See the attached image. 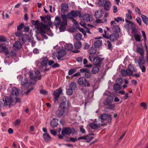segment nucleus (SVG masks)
Segmentation results:
<instances>
[{
  "label": "nucleus",
  "instance_id": "obj_60",
  "mask_svg": "<svg viewBox=\"0 0 148 148\" xmlns=\"http://www.w3.org/2000/svg\"><path fill=\"white\" fill-rule=\"evenodd\" d=\"M45 34H47L48 35L50 36V35H49V34L47 33L46 32V33H40V34L42 37H43L45 39H47L48 38V37L46 35H45Z\"/></svg>",
  "mask_w": 148,
  "mask_h": 148
},
{
  "label": "nucleus",
  "instance_id": "obj_51",
  "mask_svg": "<svg viewBox=\"0 0 148 148\" xmlns=\"http://www.w3.org/2000/svg\"><path fill=\"white\" fill-rule=\"evenodd\" d=\"M91 74L89 70L88 71L85 73V76L87 78H89L91 76Z\"/></svg>",
  "mask_w": 148,
  "mask_h": 148
},
{
  "label": "nucleus",
  "instance_id": "obj_6",
  "mask_svg": "<svg viewBox=\"0 0 148 148\" xmlns=\"http://www.w3.org/2000/svg\"><path fill=\"white\" fill-rule=\"evenodd\" d=\"M62 93V91L61 88H59L56 90L54 91L53 92V95L54 96L53 101L56 102L58 99L60 95Z\"/></svg>",
  "mask_w": 148,
  "mask_h": 148
},
{
  "label": "nucleus",
  "instance_id": "obj_34",
  "mask_svg": "<svg viewBox=\"0 0 148 148\" xmlns=\"http://www.w3.org/2000/svg\"><path fill=\"white\" fill-rule=\"evenodd\" d=\"M102 41L101 40H98L95 42V46L96 48L99 47L101 45Z\"/></svg>",
  "mask_w": 148,
  "mask_h": 148
},
{
  "label": "nucleus",
  "instance_id": "obj_49",
  "mask_svg": "<svg viewBox=\"0 0 148 148\" xmlns=\"http://www.w3.org/2000/svg\"><path fill=\"white\" fill-rule=\"evenodd\" d=\"M116 84H117L121 85L123 82V80L122 79L120 78H119L116 80Z\"/></svg>",
  "mask_w": 148,
  "mask_h": 148
},
{
  "label": "nucleus",
  "instance_id": "obj_30",
  "mask_svg": "<svg viewBox=\"0 0 148 148\" xmlns=\"http://www.w3.org/2000/svg\"><path fill=\"white\" fill-rule=\"evenodd\" d=\"M141 17L142 20L145 24L147 25H148V18L145 16L144 15H142L141 16Z\"/></svg>",
  "mask_w": 148,
  "mask_h": 148
},
{
  "label": "nucleus",
  "instance_id": "obj_5",
  "mask_svg": "<svg viewBox=\"0 0 148 148\" xmlns=\"http://www.w3.org/2000/svg\"><path fill=\"white\" fill-rule=\"evenodd\" d=\"M99 118L101 119V122L102 123L104 121L108 119L107 123H110L112 119L111 115L104 114H101Z\"/></svg>",
  "mask_w": 148,
  "mask_h": 148
},
{
  "label": "nucleus",
  "instance_id": "obj_41",
  "mask_svg": "<svg viewBox=\"0 0 148 148\" xmlns=\"http://www.w3.org/2000/svg\"><path fill=\"white\" fill-rule=\"evenodd\" d=\"M70 87L73 90H75L77 88L76 83L75 82H71L70 84Z\"/></svg>",
  "mask_w": 148,
  "mask_h": 148
},
{
  "label": "nucleus",
  "instance_id": "obj_8",
  "mask_svg": "<svg viewBox=\"0 0 148 148\" xmlns=\"http://www.w3.org/2000/svg\"><path fill=\"white\" fill-rule=\"evenodd\" d=\"M49 29V27L47 25L40 23V25L39 26V33H46V30H48Z\"/></svg>",
  "mask_w": 148,
  "mask_h": 148
},
{
  "label": "nucleus",
  "instance_id": "obj_11",
  "mask_svg": "<svg viewBox=\"0 0 148 148\" xmlns=\"http://www.w3.org/2000/svg\"><path fill=\"white\" fill-rule=\"evenodd\" d=\"M81 18H82V20L86 22H90L92 21V16H90L89 14H86L82 16Z\"/></svg>",
  "mask_w": 148,
  "mask_h": 148
},
{
  "label": "nucleus",
  "instance_id": "obj_20",
  "mask_svg": "<svg viewBox=\"0 0 148 148\" xmlns=\"http://www.w3.org/2000/svg\"><path fill=\"white\" fill-rule=\"evenodd\" d=\"M104 125V124H101L100 123L97 124L95 123H92L90 124V126L92 129L95 130L98 128V126L100 125L101 126H103Z\"/></svg>",
  "mask_w": 148,
  "mask_h": 148
},
{
  "label": "nucleus",
  "instance_id": "obj_64",
  "mask_svg": "<svg viewBox=\"0 0 148 148\" xmlns=\"http://www.w3.org/2000/svg\"><path fill=\"white\" fill-rule=\"evenodd\" d=\"M108 44V47L109 49H110L112 48V45L110 42L109 40H108L107 41Z\"/></svg>",
  "mask_w": 148,
  "mask_h": 148
},
{
  "label": "nucleus",
  "instance_id": "obj_16",
  "mask_svg": "<svg viewBox=\"0 0 148 148\" xmlns=\"http://www.w3.org/2000/svg\"><path fill=\"white\" fill-rule=\"evenodd\" d=\"M128 70H129V75L131 74V76L133 74V73L134 72H135L136 70L134 66L132 64H130L128 66Z\"/></svg>",
  "mask_w": 148,
  "mask_h": 148
},
{
  "label": "nucleus",
  "instance_id": "obj_56",
  "mask_svg": "<svg viewBox=\"0 0 148 148\" xmlns=\"http://www.w3.org/2000/svg\"><path fill=\"white\" fill-rule=\"evenodd\" d=\"M108 106L107 107V108L108 109L112 110L114 107V105L113 104H109L108 105Z\"/></svg>",
  "mask_w": 148,
  "mask_h": 148
},
{
  "label": "nucleus",
  "instance_id": "obj_48",
  "mask_svg": "<svg viewBox=\"0 0 148 148\" xmlns=\"http://www.w3.org/2000/svg\"><path fill=\"white\" fill-rule=\"evenodd\" d=\"M134 39L136 40L138 42H140V37L139 35L137 34L134 35Z\"/></svg>",
  "mask_w": 148,
  "mask_h": 148
},
{
  "label": "nucleus",
  "instance_id": "obj_53",
  "mask_svg": "<svg viewBox=\"0 0 148 148\" xmlns=\"http://www.w3.org/2000/svg\"><path fill=\"white\" fill-rule=\"evenodd\" d=\"M6 41L7 39L5 37L2 35L0 36V41L4 42Z\"/></svg>",
  "mask_w": 148,
  "mask_h": 148
},
{
  "label": "nucleus",
  "instance_id": "obj_45",
  "mask_svg": "<svg viewBox=\"0 0 148 148\" xmlns=\"http://www.w3.org/2000/svg\"><path fill=\"white\" fill-rule=\"evenodd\" d=\"M28 83V80L27 78H25L24 79H23L21 81V84L22 86L25 85Z\"/></svg>",
  "mask_w": 148,
  "mask_h": 148
},
{
  "label": "nucleus",
  "instance_id": "obj_7",
  "mask_svg": "<svg viewBox=\"0 0 148 148\" xmlns=\"http://www.w3.org/2000/svg\"><path fill=\"white\" fill-rule=\"evenodd\" d=\"M14 98L13 97H11V95L10 97L7 96L5 97L4 99H3L4 101V104L5 106H10L13 102Z\"/></svg>",
  "mask_w": 148,
  "mask_h": 148
},
{
  "label": "nucleus",
  "instance_id": "obj_42",
  "mask_svg": "<svg viewBox=\"0 0 148 148\" xmlns=\"http://www.w3.org/2000/svg\"><path fill=\"white\" fill-rule=\"evenodd\" d=\"M113 87L114 90H118L121 89L120 85L117 84H115L114 85Z\"/></svg>",
  "mask_w": 148,
  "mask_h": 148
},
{
  "label": "nucleus",
  "instance_id": "obj_26",
  "mask_svg": "<svg viewBox=\"0 0 148 148\" xmlns=\"http://www.w3.org/2000/svg\"><path fill=\"white\" fill-rule=\"evenodd\" d=\"M113 101V97L112 96H108L106 98V101L105 105H108L111 103Z\"/></svg>",
  "mask_w": 148,
  "mask_h": 148
},
{
  "label": "nucleus",
  "instance_id": "obj_25",
  "mask_svg": "<svg viewBox=\"0 0 148 148\" xmlns=\"http://www.w3.org/2000/svg\"><path fill=\"white\" fill-rule=\"evenodd\" d=\"M61 18L62 19V22L63 24L65 25H67V17L66 14H63L61 15Z\"/></svg>",
  "mask_w": 148,
  "mask_h": 148
},
{
  "label": "nucleus",
  "instance_id": "obj_52",
  "mask_svg": "<svg viewBox=\"0 0 148 148\" xmlns=\"http://www.w3.org/2000/svg\"><path fill=\"white\" fill-rule=\"evenodd\" d=\"M83 45L84 46V49L85 50L88 49L90 46V45L86 42H84Z\"/></svg>",
  "mask_w": 148,
  "mask_h": 148
},
{
  "label": "nucleus",
  "instance_id": "obj_63",
  "mask_svg": "<svg viewBox=\"0 0 148 148\" xmlns=\"http://www.w3.org/2000/svg\"><path fill=\"white\" fill-rule=\"evenodd\" d=\"M140 69H141L142 72H145L146 71L145 67L144 66L139 65Z\"/></svg>",
  "mask_w": 148,
  "mask_h": 148
},
{
  "label": "nucleus",
  "instance_id": "obj_33",
  "mask_svg": "<svg viewBox=\"0 0 148 148\" xmlns=\"http://www.w3.org/2000/svg\"><path fill=\"white\" fill-rule=\"evenodd\" d=\"M65 48L66 50L71 51L73 48V46L71 43L66 44Z\"/></svg>",
  "mask_w": 148,
  "mask_h": 148
},
{
  "label": "nucleus",
  "instance_id": "obj_46",
  "mask_svg": "<svg viewBox=\"0 0 148 148\" xmlns=\"http://www.w3.org/2000/svg\"><path fill=\"white\" fill-rule=\"evenodd\" d=\"M82 35L80 33L77 34L75 37V39L76 40H80L82 39Z\"/></svg>",
  "mask_w": 148,
  "mask_h": 148
},
{
  "label": "nucleus",
  "instance_id": "obj_18",
  "mask_svg": "<svg viewBox=\"0 0 148 148\" xmlns=\"http://www.w3.org/2000/svg\"><path fill=\"white\" fill-rule=\"evenodd\" d=\"M97 48L95 46L92 47L89 50L88 53L90 56H94L96 53L97 51Z\"/></svg>",
  "mask_w": 148,
  "mask_h": 148
},
{
  "label": "nucleus",
  "instance_id": "obj_39",
  "mask_svg": "<svg viewBox=\"0 0 148 148\" xmlns=\"http://www.w3.org/2000/svg\"><path fill=\"white\" fill-rule=\"evenodd\" d=\"M30 78L32 79H35L37 78V77L33 75V72L32 70H30L29 72Z\"/></svg>",
  "mask_w": 148,
  "mask_h": 148
},
{
  "label": "nucleus",
  "instance_id": "obj_37",
  "mask_svg": "<svg viewBox=\"0 0 148 148\" xmlns=\"http://www.w3.org/2000/svg\"><path fill=\"white\" fill-rule=\"evenodd\" d=\"M112 28L114 32H117L119 33L120 31V28L118 25H113Z\"/></svg>",
  "mask_w": 148,
  "mask_h": 148
},
{
  "label": "nucleus",
  "instance_id": "obj_1",
  "mask_svg": "<svg viewBox=\"0 0 148 148\" xmlns=\"http://www.w3.org/2000/svg\"><path fill=\"white\" fill-rule=\"evenodd\" d=\"M89 60L93 62L94 64L97 66H100L102 62L104 60L103 58H102L98 57H94V56H89L88 58Z\"/></svg>",
  "mask_w": 148,
  "mask_h": 148
},
{
  "label": "nucleus",
  "instance_id": "obj_61",
  "mask_svg": "<svg viewBox=\"0 0 148 148\" xmlns=\"http://www.w3.org/2000/svg\"><path fill=\"white\" fill-rule=\"evenodd\" d=\"M77 140H78V139H77L76 137L75 138L72 137H71L70 138L69 140L68 141V142L71 141L73 142H75Z\"/></svg>",
  "mask_w": 148,
  "mask_h": 148
},
{
  "label": "nucleus",
  "instance_id": "obj_14",
  "mask_svg": "<svg viewBox=\"0 0 148 148\" xmlns=\"http://www.w3.org/2000/svg\"><path fill=\"white\" fill-rule=\"evenodd\" d=\"M72 14V17L74 18H76L79 16V18L82 17V14L81 12L77 10L76 11L72 10L71 11Z\"/></svg>",
  "mask_w": 148,
  "mask_h": 148
},
{
  "label": "nucleus",
  "instance_id": "obj_58",
  "mask_svg": "<svg viewBox=\"0 0 148 148\" xmlns=\"http://www.w3.org/2000/svg\"><path fill=\"white\" fill-rule=\"evenodd\" d=\"M66 25H65L64 24L61 25L59 27V30L60 31L64 30L66 28Z\"/></svg>",
  "mask_w": 148,
  "mask_h": 148
},
{
  "label": "nucleus",
  "instance_id": "obj_43",
  "mask_svg": "<svg viewBox=\"0 0 148 148\" xmlns=\"http://www.w3.org/2000/svg\"><path fill=\"white\" fill-rule=\"evenodd\" d=\"M73 89L70 87L66 90V93L69 95H71L73 93Z\"/></svg>",
  "mask_w": 148,
  "mask_h": 148
},
{
  "label": "nucleus",
  "instance_id": "obj_32",
  "mask_svg": "<svg viewBox=\"0 0 148 148\" xmlns=\"http://www.w3.org/2000/svg\"><path fill=\"white\" fill-rule=\"evenodd\" d=\"M139 58V61L138 62V64L139 65H140V64H143L145 63V61L144 59V56H140Z\"/></svg>",
  "mask_w": 148,
  "mask_h": 148
},
{
  "label": "nucleus",
  "instance_id": "obj_21",
  "mask_svg": "<svg viewBox=\"0 0 148 148\" xmlns=\"http://www.w3.org/2000/svg\"><path fill=\"white\" fill-rule=\"evenodd\" d=\"M58 120L55 118L53 119L51 122V125L53 127H55L58 125Z\"/></svg>",
  "mask_w": 148,
  "mask_h": 148
},
{
  "label": "nucleus",
  "instance_id": "obj_38",
  "mask_svg": "<svg viewBox=\"0 0 148 148\" xmlns=\"http://www.w3.org/2000/svg\"><path fill=\"white\" fill-rule=\"evenodd\" d=\"M83 63V64L85 65L84 66L85 67L89 68L91 67L92 66V65L91 64H86L88 63V60L86 58H85L84 59Z\"/></svg>",
  "mask_w": 148,
  "mask_h": 148
},
{
  "label": "nucleus",
  "instance_id": "obj_19",
  "mask_svg": "<svg viewBox=\"0 0 148 148\" xmlns=\"http://www.w3.org/2000/svg\"><path fill=\"white\" fill-rule=\"evenodd\" d=\"M64 110H63L58 109L56 112V115L58 118L62 117L63 114Z\"/></svg>",
  "mask_w": 148,
  "mask_h": 148
},
{
  "label": "nucleus",
  "instance_id": "obj_13",
  "mask_svg": "<svg viewBox=\"0 0 148 148\" xmlns=\"http://www.w3.org/2000/svg\"><path fill=\"white\" fill-rule=\"evenodd\" d=\"M42 137L46 143L49 142L51 141V138L47 133L43 134L42 135Z\"/></svg>",
  "mask_w": 148,
  "mask_h": 148
},
{
  "label": "nucleus",
  "instance_id": "obj_35",
  "mask_svg": "<svg viewBox=\"0 0 148 148\" xmlns=\"http://www.w3.org/2000/svg\"><path fill=\"white\" fill-rule=\"evenodd\" d=\"M66 100L65 99L64 101H63L60 103V107L62 109L65 111V106L66 105Z\"/></svg>",
  "mask_w": 148,
  "mask_h": 148
},
{
  "label": "nucleus",
  "instance_id": "obj_28",
  "mask_svg": "<svg viewBox=\"0 0 148 148\" xmlns=\"http://www.w3.org/2000/svg\"><path fill=\"white\" fill-rule=\"evenodd\" d=\"M121 73L123 76H125L128 75V76H131V75H129V70L127 69L126 70L122 69L121 70Z\"/></svg>",
  "mask_w": 148,
  "mask_h": 148
},
{
  "label": "nucleus",
  "instance_id": "obj_22",
  "mask_svg": "<svg viewBox=\"0 0 148 148\" xmlns=\"http://www.w3.org/2000/svg\"><path fill=\"white\" fill-rule=\"evenodd\" d=\"M136 25L135 23L131 26L132 29V32L135 35L137 34L138 29L136 28Z\"/></svg>",
  "mask_w": 148,
  "mask_h": 148
},
{
  "label": "nucleus",
  "instance_id": "obj_23",
  "mask_svg": "<svg viewBox=\"0 0 148 148\" xmlns=\"http://www.w3.org/2000/svg\"><path fill=\"white\" fill-rule=\"evenodd\" d=\"M22 45L20 42L18 41H16L13 46V47L17 49H19L21 48Z\"/></svg>",
  "mask_w": 148,
  "mask_h": 148
},
{
  "label": "nucleus",
  "instance_id": "obj_59",
  "mask_svg": "<svg viewBox=\"0 0 148 148\" xmlns=\"http://www.w3.org/2000/svg\"><path fill=\"white\" fill-rule=\"evenodd\" d=\"M24 23H21V24L18 25L17 27V29L18 30H21L23 28Z\"/></svg>",
  "mask_w": 148,
  "mask_h": 148
},
{
  "label": "nucleus",
  "instance_id": "obj_57",
  "mask_svg": "<svg viewBox=\"0 0 148 148\" xmlns=\"http://www.w3.org/2000/svg\"><path fill=\"white\" fill-rule=\"evenodd\" d=\"M136 20L137 22L138 23L139 25L141 26L142 25V21L141 18L140 17H138L136 18Z\"/></svg>",
  "mask_w": 148,
  "mask_h": 148
},
{
  "label": "nucleus",
  "instance_id": "obj_31",
  "mask_svg": "<svg viewBox=\"0 0 148 148\" xmlns=\"http://www.w3.org/2000/svg\"><path fill=\"white\" fill-rule=\"evenodd\" d=\"M74 47L77 49H79L82 46V44L81 42L78 41L75 42L74 44Z\"/></svg>",
  "mask_w": 148,
  "mask_h": 148
},
{
  "label": "nucleus",
  "instance_id": "obj_9",
  "mask_svg": "<svg viewBox=\"0 0 148 148\" xmlns=\"http://www.w3.org/2000/svg\"><path fill=\"white\" fill-rule=\"evenodd\" d=\"M119 37V34L117 32H114L112 33L109 36H108V38L112 42H114L117 40L118 38Z\"/></svg>",
  "mask_w": 148,
  "mask_h": 148
},
{
  "label": "nucleus",
  "instance_id": "obj_36",
  "mask_svg": "<svg viewBox=\"0 0 148 148\" xmlns=\"http://www.w3.org/2000/svg\"><path fill=\"white\" fill-rule=\"evenodd\" d=\"M66 54V52L64 49H60L58 52V55H59L63 57Z\"/></svg>",
  "mask_w": 148,
  "mask_h": 148
},
{
  "label": "nucleus",
  "instance_id": "obj_17",
  "mask_svg": "<svg viewBox=\"0 0 148 148\" xmlns=\"http://www.w3.org/2000/svg\"><path fill=\"white\" fill-rule=\"evenodd\" d=\"M61 20L60 16H57L55 18L54 24L56 27H57L61 24Z\"/></svg>",
  "mask_w": 148,
  "mask_h": 148
},
{
  "label": "nucleus",
  "instance_id": "obj_50",
  "mask_svg": "<svg viewBox=\"0 0 148 148\" xmlns=\"http://www.w3.org/2000/svg\"><path fill=\"white\" fill-rule=\"evenodd\" d=\"M89 136L88 135H86L82 136H80L78 138V140H87V138H89Z\"/></svg>",
  "mask_w": 148,
  "mask_h": 148
},
{
  "label": "nucleus",
  "instance_id": "obj_40",
  "mask_svg": "<svg viewBox=\"0 0 148 148\" xmlns=\"http://www.w3.org/2000/svg\"><path fill=\"white\" fill-rule=\"evenodd\" d=\"M61 10L63 12H65L68 8V6L66 5L65 4H62L61 6Z\"/></svg>",
  "mask_w": 148,
  "mask_h": 148
},
{
  "label": "nucleus",
  "instance_id": "obj_29",
  "mask_svg": "<svg viewBox=\"0 0 148 148\" xmlns=\"http://www.w3.org/2000/svg\"><path fill=\"white\" fill-rule=\"evenodd\" d=\"M99 66H95L93 67L91 70V73L93 74H96L99 71Z\"/></svg>",
  "mask_w": 148,
  "mask_h": 148
},
{
  "label": "nucleus",
  "instance_id": "obj_27",
  "mask_svg": "<svg viewBox=\"0 0 148 148\" xmlns=\"http://www.w3.org/2000/svg\"><path fill=\"white\" fill-rule=\"evenodd\" d=\"M32 23L35 26V27L36 28L38 29H39V26L40 25V23L39 21L37 20L36 21H34L32 20Z\"/></svg>",
  "mask_w": 148,
  "mask_h": 148
},
{
  "label": "nucleus",
  "instance_id": "obj_12",
  "mask_svg": "<svg viewBox=\"0 0 148 148\" xmlns=\"http://www.w3.org/2000/svg\"><path fill=\"white\" fill-rule=\"evenodd\" d=\"M19 93V91L18 89L16 87H13L11 91V94L10 95L11 97H13V98H14V95L17 96L18 95Z\"/></svg>",
  "mask_w": 148,
  "mask_h": 148
},
{
  "label": "nucleus",
  "instance_id": "obj_62",
  "mask_svg": "<svg viewBox=\"0 0 148 148\" xmlns=\"http://www.w3.org/2000/svg\"><path fill=\"white\" fill-rule=\"evenodd\" d=\"M60 66V64L58 63H56L53 64L51 67L53 69H56L57 68L59 67Z\"/></svg>",
  "mask_w": 148,
  "mask_h": 148
},
{
  "label": "nucleus",
  "instance_id": "obj_4",
  "mask_svg": "<svg viewBox=\"0 0 148 148\" xmlns=\"http://www.w3.org/2000/svg\"><path fill=\"white\" fill-rule=\"evenodd\" d=\"M77 83L79 85L85 87H89L90 86L89 82L84 77H81L79 78L78 79Z\"/></svg>",
  "mask_w": 148,
  "mask_h": 148
},
{
  "label": "nucleus",
  "instance_id": "obj_54",
  "mask_svg": "<svg viewBox=\"0 0 148 148\" xmlns=\"http://www.w3.org/2000/svg\"><path fill=\"white\" fill-rule=\"evenodd\" d=\"M124 27L125 29L128 30H129L131 29V25L129 23L125 24Z\"/></svg>",
  "mask_w": 148,
  "mask_h": 148
},
{
  "label": "nucleus",
  "instance_id": "obj_55",
  "mask_svg": "<svg viewBox=\"0 0 148 148\" xmlns=\"http://www.w3.org/2000/svg\"><path fill=\"white\" fill-rule=\"evenodd\" d=\"M40 93L43 95H46L48 94V92L47 91L41 89L40 90Z\"/></svg>",
  "mask_w": 148,
  "mask_h": 148
},
{
  "label": "nucleus",
  "instance_id": "obj_44",
  "mask_svg": "<svg viewBox=\"0 0 148 148\" xmlns=\"http://www.w3.org/2000/svg\"><path fill=\"white\" fill-rule=\"evenodd\" d=\"M76 71V68L71 69L69 71L68 74L69 75H71Z\"/></svg>",
  "mask_w": 148,
  "mask_h": 148
},
{
  "label": "nucleus",
  "instance_id": "obj_47",
  "mask_svg": "<svg viewBox=\"0 0 148 148\" xmlns=\"http://www.w3.org/2000/svg\"><path fill=\"white\" fill-rule=\"evenodd\" d=\"M2 49L3 51L4 52L5 55H7L8 54L9 51L7 47H3L2 48Z\"/></svg>",
  "mask_w": 148,
  "mask_h": 148
},
{
  "label": "nucleus",
  "instance_id": "obj_15",
  "mask_svg": "<svg viewBox=\"0 0 148 148\" xmlns=\"http://www.w3.org/2000/svg\"><path fill=\"white\" fill-rule=\"evenodd\" d=\"M103 12L102 10H97L95 12V16L97 18H101L103 16Z\"/></svg>",
  "mask_w": 148,
  "mask_h": 148
},
{
  "label": "nucleus",
  "instance_id": "obj_10",
  "mask_svg": "<svg viewBox=\"0 0 148 148\" xmlns=\"http://www.w3.org/2000/svg\"><path fill=\"white\" fill-rule=\"evenodd\" d=\"M48 58L47 57L43 56L40 59L41 61L40 62V67H43L46 66H47L48 62Z\"/></svg>",
  "mask_w": 148,
  "mask_h": 148
},
{
  "label": "nucleus",
  "instance_id": "obj_24",
  "mask_svg": "<svg viewBox=\"0 0 148 148\" xmlns=\"http://www.w3.org/2000/svg\"><path fill=\"white\" fill-rule=\"evenodd\" d=\"M136 52L139 53L140 55V56H144V51L142 47H137Z\"/></svg>",
  "mask_w": 148,
  "mask_h": 148
},
{
  "label": "nucleus",
  "instance_id": "obj_2",
  "mask_svg": "<svg viewBox=\"0 0 148 148\" xmlns=\"http://www.w3.org/2000/svg\"><path fill=\"white\" fill-rule=\"evenodd\" d=\"M98 4L100 6L103 7L104 9L106 11H109L111 8V3L110 1L106 0H99Z\"/></svg>",
  "mask_w": 148,
  "mask_h": 148
},
{
  "label": "nucleus",
  "instance_id": "obj_3",
  "mask_svg": "<svg viewBox=\"0 0 148 148\" xmlns=\"http://www.w3.org/2000/svg\"><path fill=\"white\" fill-rule=\"evenodd\" d=\"M75 131L74 127L70 128L69 127L63 128L61 132V134L63 136H65V135H69L71 134L73 135L74 134Z\"/></svg>",
  "mask_w": 148,
  "mask_h": 148
}]
</instances>
